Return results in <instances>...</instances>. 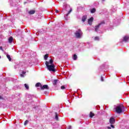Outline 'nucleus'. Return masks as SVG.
<instances>
[{"label":"nucleus","instance_id":"f257e3e1","mask_svg":"<svg viewBox=\"0 0 129 129\" xmlns=\"http://www.w3.org/2000/svg\"><path fill=\"white\" fill-rule=\"evenodd\" d=\"M45 65L47 69L49 70V71H52V72H55V65L54 64L49 65V61H46L45 62Z\"/></svg>","mask_w":129,"mask_h":129},{"label":"nucleus","instance_id":"f03ea898","mask_svg":"<svg viewBox=\"0 0 129 129\" xmlns=\"http://www.w3.org/2000/svg\"><path fill=\"white\" fill-rule=\"evenodd\" d=\"M83 34V33L81 31V29H78L77 31H76V32L75 33V35L76 38H78V39L81 38Z\"/></svg>","mask_w":129,"mask_h":129},{"label":"nucleus","instance_id":"7ed1b4c3","mask_svg":"<svg viewBox=\"0 0 129 129\" xmlns=\"http://www.w3.org/2000/svg\"><path fill=\"white\" fill-rule=\"evenodd\" d=\"M123 107V105L122 104H120L116 107V112L117 113H121L122 112V108Z\"/></svg>","mask_w":129,"mask_h":129},{"label":"nucleus","instance_id":"20e7f679","mask_svg":"<svg viewBox=\"0 0 129 129\" xmlns=\"http://www.w3.org/2000/svg\"><path fill=\"white\" fill-rule=\"evenodd\" d=\"M104 24H105L104 21H102V22L99 23L98 25H96L95 28V32H97V31H98V30L99 29L100 26H101V25H104Z\"/></svg>","mask_w":129,"mask_h":129},{"label":"nucleus","instance_id":"39448f33","mask_svg":"<svg viewBox=\"0 0 129 129\" xmlns=\"http://www.w3.org/2000/svg\"><path fill=\"white\" fill-rule=\"evenodd\" d=\"M109 122L111 123V124H113L115 123V119H114V118L111 117L109 119Z\"/></svg>","mask_w":129,"mask_h":129},{"label":"nucleus","instance_id":"423d86ee","mask_svg":"<svg viewBox=\"0 0 129 129\" xmlns=\"http://www.w3.org/2000/svg\"><path fill=\"white\" fill-rule=\"evenodd\" d=\"M41 90H44V89H49V87L47 85H44L41 86Z\"/></svg>","mask_w":129,"mask_h":129},{"label":"nucleus","instance_id":"0eeeda50","mask_svg":"<svg viewBox=\"0 0 129 129\" xmlns=\"http://www.w3.org/2000/svg\"><path fill=\"white\" fill-rule=\"evenodd\" d=\"M92 22H93V17H91L88 20L89 25H92Z\"/></svg>","mask_w":129,"mask_h":129},{"label":"nucleus","instance_id":"6e6552de","mask_svg":"<svg viewBox=\"0 0 129 129\" xmlns=\"http://www.w3.org/2000/svg\"><path fill=\"white\" fill-rule=\"evenodd\" d=\"M128 39L129 37L127 36H125L123 37V41H124V42H127V40H128Z\"/></svg>","mask_w":129,"mask_h":129},{"label":"nucleus","instance_id":"1a4fd4ad","mask_svg":"<svg viewBox=\"0 0 129 129\" xmlns=\"http://www.w3.org/2000/svg\"><path fill=\"white\" fill-rule=\"evenodd\" d=\"M13 40H14V38H13V37H9V38L8 39L9 43H10V44L13 43Z\"/></svg>","mask_w":129,"mask_h":129},{"label":"nucleus","instance_id":"9d476101","mask_svg":"<svg viewBox=\"0 0 129 129\" xmlns=\"http://www.w3.org/2000/svg\"><path fill=\"white\" fill-rule=\"evenodd\" d=\"M86 19H87V16H84L82 18V22H85L86 21Z\"/></svg>","mask_w":129,"mask_h":129},{"label":"nucleus","instance_id":"9b49d317","mask_svg":"<svg viewBox=\"0 0 129 129\" xmlns=\"http://www.w3.org/2000/svg\"><path fill=\"white\" fill-rule=\"evenodd\" d=\"M35 13H36V11H35V10H30L28 13L29 14V15H34V14H35Z\"/></svg>","mask_w":129,"mask_h":129},{"label":"nucleus","instance_id":"f8f14e48","mask_svg":"<svg viewBox=\"0 0 129 129\" xmlns=\"http://www.w3.org/2000/svg\"><path fill=\"white\" fill-rule=\"evenodd\" d=\"M58 81H59V80H54L53 82L52 83L53 84V85H57V82H58Z\"/></svg>","mask_w":129,"mask_h":129},{"label":"nucleus","instance_id":"ddd939ff","mask_svg":"<svg viewBox=\"0 0 129 129\" xmlns=\"http://www.w3.org/2000/svg\"><path fill=\"white\" fill-rule=\"evenodd\" d=\"M95 12H96V9H95V8H93L91 10V14H94Z\"/></svg>","mask_w":129,"mask_h":129},{"label":"nucleus","instance_id":"4468645a","mask_svg":"<svg viewBox=\"0 0 129 129\" xmlns=\"http://www.w3.org/2000/svg\"><path fill=\"white\" fill-rule=\"evenodd\" d=\"M55 119H56V120H59V118L58 117V114L57 113V112H55Z\"/></svg>","mask_w":129,"mask_h":129},{"label":"nucleus","instance_id":"2eb2a0df","mask_svg":"<svg viewBox=\"0 0 129 129\" xmlns=\"http://www.w3.org/2000/svg\"><path fill=\"white\" fill-rule=\"evenodd\" d=\"M35 86L36 87H39L40 86V87L41 88V86H42V84H40V83H37L36 85Z\"/></svg>","mask_w":129,"mask_h":129},{"label":"nucleus","instance_id":"dca6fc26","mask_svg":"<svg viewBox=\"0 0 129 129\" xmlns=\"http://www.w3.org/2000/svg\"><path fill=\"white\" fill-rule=\"evenodd\" d=\"M7 57L9 59V61H12V58H11V55L7 54Z\"/></svg>","mask_w":129,"mask_h":129},{"label":"nucleus","instance_id":"f3484780","mask_svg":"<svg viewBox=\"0 0 129 129\" xmlns=\"http://www.w3.org/2000/svg\"><path fill=\"white\" fill-rule=\"evenodd\" d=\"M72 12V9L70 8V11L68 12V14H67L66 16H67V17H68V16L69 15V14H70V13H71Z\"/></svg>","mask_w":129,"mask_h":129},{"label":"nucleus","instance_id":"a211bd4d","mask_svg":"<svg viewBox=\"0 0 129 129\" xmlns=\"http://www.w3.org/2000/svg\"><path fill=\"white\" fill-rule=\"evenodd\" d=\"M93 116H94V113H92V112H90V117H93Z\"/></svg>","mask_w":129,"mask_h":129},{"label":"nucleus","instance_id":"6ab92c4d","mask_svg":"<svg viewBox=\"0 0 129 129\" xmlns=\"http://www.w3.org/2000/svg\"><path fill=\"white\" fill-rule=\"evenodd\" d=\"M74 60H77V55L76 54H74L73 56Z\"/></svg>","mask_w":129,"mask_h":129},{"label":"nucleus","instance_id":"aec40b11","mask_svg":"<svg viewBox=\"0 0 129 129\" xmlns=\"http://www.w3.org/2000/svg\"><path fill=\"white\" fill-rule=\"evenodd\" d=\"M24 86L26 89L29 90V85H28L27 84H24Z\"/></svg>","mask_w":129,"mask_h":129},{"label":"nucleus","instance_id":"412c9836","mask_svg":"<svg viewBox=\"0 0 129 129\" xmlns=\"http://www.w3.org/2000/svg\"><path fill=\"white\" fill-rule=\"evenodd\" d=\"M49 64H51V65H53V59H50Z\"/></svg>","mask_w":129,"mask_h":129},{"label":"nucleus","instance_id":"4be33fe9","mask_svg":"<svg viewBox=\"0 0 129 129\" xmlns=\"http://www.w3.org/2000/svg\"><path fill=\"white\" fill-rule=\"evenodd\" d=\"M48 54H46L44 56V59L47 60V59H48Z\"/></svg>","mask_w":129,"mask_h":129},{"label":"nucleus","instance_id":"5701e85b","mask_svg":"<svg viewBox=\"0 0 129 129\" xmlns=\"http://www.w3.org/2000/svg\"><path fill=\"white\" fill-rule=\"evenodd\" d=\"M28 122H29V120H26L25 121V122H24V125H27V124H28Z\"/></svg>","mask_w":129,"mask_h":129},{"label":"nucleus","instance_id":"b1692460","mask_svg":"<svg viewBox=\"0 0 129 129\" xmlns=\"http://www.w3.org/2000/svg\"><path fill=\"white\" fill-rule=\"evenodd\" d=\"M94 39L96 41H98L99 40V37L97 36V37H95Z\"/></svg>","mask_w":129,"mask_h":129},{"label":"nucleus","instance_id":"393cba45","mask_svg":"<svg viewBox=\"0 0 129 129\" xmlns=\"http://www.w3.org/2000/svg\"><path fill=\"white\" fill-rule=\"evenodd\" d=\"M61 89H65L66 88L65 87V86H61L60 87Z\"/></svg>","mask_w":129,"mask_h":129},{"label":"nucleus","instance_id":"a878e982","mask_svg":"<svg viewBox=\"0 0 129 129\" xmlns=\"http://www.w3.org/2000/svg\"><path fill=\"white\" fill-rule=\"evenodd\" d=\"M0 50H1L2 51H3V52H4L5 50H4V49L3 48L2 46H0Z\"/></svg>","mask_w":129,"mask_h":129},{"label":"nucleus","instance_id":"bb28decb","mask_svg":"<svg viewBox=\"0 0 129 129\" xmlns=\"http://www.w3.org/2000/svg\"><path fill=\"white\" fill-rule=\"evenodd\" d=\"M111 126L112 128H114V126L113 125H111Z\"/></svg>","mask_w":129,"mask_h":129},{"label":"nucleus","instance_id":"cd10ccee","mask_svg":"<svg viewBox=\"0 0 129 129\" xmlns=\"http://www.w3.org/2000/svg\"><path fill=\"white\" fill-rule=\"evenodd\" d=\"M55 13H59V11L55 10Z\"/></svg>","mask_w":129,"mask_h":129},{"label":"nucleus","instance_id":"c85d7f7f","mask_svg":"<svg viewBox=\"0 0 129 129\" xmlns=\"http://www.w3.org/2000/svg\"><path fill=\"white\" fill-rule=\"evenodd\" d=\"M101 81H104L103 80V78H102V77H101Z\"/></svg>","mask_w":129,"mask_h":129},{"label":"nucleus","instance_id":"c756f323","mask_svg":"<svg viewBox=\"0 0 129 129\" xmlns=\"http://www.w3.org/2000/svg\"><path fill=\"white\" fill-rule=\"evenodd\" d=\"M107 128H108V129H111V127H110V126H108V127H107Z\"/></svg>","mask_w":129,"mask_h":129},{"label":"nucleus","instance_id":"7c9ffc66","mask_svg":"<svg viewBox=\"0 0 129 129\" xmlns=\"http://www.w3.org/2000/svg\"><path fill=\"white\" fill-rule=\"evenodd\" d=\"M0 99H3V97H2V96H0Z\"/></svg>","mask_w":129,"mask_h":129},{"label":"nucleus","instance_id":"2f4dec72","mask_svg":"<svg viewBox=\"0 0 129 129\" xmlns=\"http://www.w3.org/2000/svg\"><path fill=\"white\" fill-rule=\"evenodd\" d=\"M22 73H23V74H26V72H23Z\"/></svg>","mask_w":129,"mask_h":129},{"label":"nucleus","instance_id":"473e14b6","mask_svg":"<svg viewBox=\"0 0 129 129\" xmlns=\"http://www.w3.org/2000/svg\"><path fill=\"white\" fill-rule=\"evenodd\" d=\"M69 129H71V126H70L69 127Z\"/></svg>","mask_w":129,"mask_h":129},{"label":"nucleus","instance_id":"72a5a7b5","mask_svg":"<svg viewBox=\"0 0 129 129\" xmlns=\"http://www.w3.org/2000/svg\"><path fill=\"white\" fill-rule=\"evenodd\" d=\"M21 77H23L24 76L23 75V74H21Z\"/></svg>","mask_w":129,"mask_h":129},{"label":"nucleus","instance_id":"f704fd0d","mask_svg":"<svg viewBox=\"0 0 129 129\" xmlns=\"http://www.w3.org/2000/svg\"><path fill=\"white\" fill-rule=\"evenodd\" d=\"M104 1H105V0H102L103 2H104Z\"/></svg>","mask_w":129,"mask_h":129},{"label":"nucleus","instance_id":"c9c22d12","mask_svg":"<svg viewBox=\"0 0 129 129\" xmlns=\"http://www.w3.org/2000/svg\"><path fill=\"white\" fill-rule=\"evenodd\" d=\"M66 11H67V9H66Z\"/></svg>","mask_w":129,"mask_h":129},{"label":"nucleus","instance_id":"e433bc0d","mask_svg":"<svg viewBox=\"0 0 129 129\" xmlns=\"http://www.w3.org/2000/svg\"><path fill=\"white\" fill-rule=\"evenodd\" d=\"M1 56H0V59H1Z\"/></svg>","mask_w":129,"mask_h":129}]
</instances>
